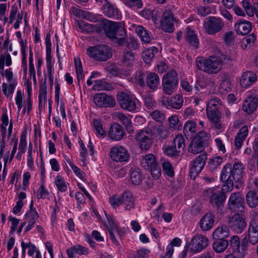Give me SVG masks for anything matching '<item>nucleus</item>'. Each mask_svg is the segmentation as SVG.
I'll list each match as a JSON object with an SVG mask.
<instances>
[{
  "mask_svg": "<svg viewBox=\"0 0 258 258\" xmlns=\"http://www.w3.org/2000/svg\"><path fill=\"white\" fill-rule=\"evenodd\" d=\"M196 64L199 70L208 74H217L221 70L220 60L217 56H211L207 58L198 57Z\"/></svg>",
  "mask_w": 258,
  "mask_h": 258,
  "instance_id": "nucleus-3",
  "label": "nucleus"
},
{
  "mask_svg": "<svg viewBox=\"0 0 258 258\" xmlns=\"http://www.w3.org/2000/svg\"><path fill=\"white\" fill-rule=\"evenodd\" d=\"M88 55L98 61H106L112 56V52L109 46L99 45L90 46L87 50Z\"/></svg>",
  "mask_w": 258,
  "mask_h": 258,
  "instance_id": "nucleus-7",
  "label": "nucleus"
},
{
  "mask_svg": "<svg viewBox=\"0 0 258 258\" xmlns=\"http://www.w3.org/2000/svg\"><path fill=\"white\" fill-rule=\"evenodd\" d=\"M151 115L152 118L157 122H161L165 119L164 114L158 110L153 111Z\"/></svg>",
  "mask_w": 258,
  "mask_h": 258,
  "instance_id": "nucleus-63",
  "label": "nucleus"
},
{
  "mask_svg": "<svg viewBox=\"0 0 258 258\" xmlns=\"http://www.w3.org/2000/svg\"><path fill=\"white\" fill-rule=\"evenodd\" d=\"M169 125L173 130H179L181 128V123L176 115H172L168 118Z\"/></svg>",
  "mask_w": 258,
  "mask_h": 258,
  "instance_id": "nucleus-54",
  "label": "nucleus"
},
{
  "mask_svg": "<svg viewBox=\"0 0 258 258\" xmlns=\"http://www.w3.org/2000/svg\"><path fill=\"white\" fill-rule=\"evenodd\" d=\"M223 162V158L219 156L210 158L208 162L207 168L211 172L216 171L218 167Z\"/></svg>",
  "mask_w": 258,
  "mask_h": 258,
  "instance_id": "nucleus-38",
  "label": "nucleus"
},
{
  "mask_svg": "<svg viewBox=\"0 0 258 258\" xmlns=\"http://www.w3.org/2000/svg\"><path fill=\"white\" fill-rule=\"evenodd\" d=\"M186 29L185 39L186 41L191 46L197 48L199 46V41L195 32L188 27Z\"/></svg>",
  "mask_w": 258,
  "mask_h": 258,
  "instance_id": "nucleus-37",
  "label": "nucleus"
},
{
  "mask_svg": "<svg viewBox=\"0 0 258 258\" xmlns=\"http://www.w3.org/2000/svg\"><path fill=\"white\" fill-rule=\"evenodd\" d=\"M173 145L176 147L178 150H183L185 148V140L181 134L177 135L174 139L172 143Z\"/></svg>",
  "mask_w": 258,
  "mask_h": 258,
  "instance_id": "nucleus-52",
  "label": "nucleus"
},
{
  "mask_svg": "<svg viewBox=\"0 0 258 258\" xmlns=\"http://www.w3.org/2000/svg\"><path fill=\"white\" fill-rule=\"evenodd\" d=\"M127 7L132 9H141L143 7L142 0H121Z\"/></svg>",
  "mask_w": 258,
  "mask_h": 258,
  "instance_id": "nucleus-57",
  "label": "nucleus"
},
{
  "mask_svg": "<svg viewBox=\"0 0 258 258\" xmlns=\"http://www.w3.org/2000/svg\"><path fill=\"white\" fill-rule=\"evenodd\" d=\"M110 138L114 141H120L124 135L123 130L118 123H114L111 125L109 131Z\"/></svg>",
  "mask_w": 258,
  "mask_h": 258,
  "instance_id": "nucleus-26",
  "label": "nucleus"
},
{
  "mask_svg": "<svg viewBox=\"0 0 258 258\" xmlns=\"http://www.w3.org/2000/svg\"><path fill=\"white\" fill-rule=\"evenodd\" d=\"M178 83L177 74L174 70H171L163 76L162 87L163 92L171 95L177 89Z\"/></svg>",
  "mask_w": 258,
  "mask_h": 258,
  "instance_id": "nucleus-6",
  "label": "nucleus"
},
{
  "mask_svg": "<svg viewBox=\"0 0 258 258\" xmlns=\"http://www.w3.org/2000/svg\"><path fill=\"white\" fill-rule=\"evenodd\" d=\"M257 99L253 97H246L242 106L243 110L248 114L252 113L256 109Z\"/></svg>",
  "mask_w": 258,
  "mask_h": 258,
  "instance_id": "nucleus-29",
  "label": "nucleus"
},
{
  "mask_svg": "<svg viewBox=\"0 0 258 258\" xmlns=\"http://www.w3.org/2000/svg\"><path fill=\"white\" fill-rule=\"evenodd\" d=\"M158 52V49L155 46L147 48L142 53V58L144 62L147 64L150 63Z\"/></svg>",
  "mask_w": 258,
  "mask_h": 258,
  "instance_id": "nucleus-40",
  "label": "nucleus"
},
{
  "mask_svg": "<svg viewBox=\"0 0 258 258\" xmlns=\"http://www.w3.org/2000/svg\"><path fill=\"white\" fill-rule=\"evenodd\" d=\"M46 63H47L46 69H47V74H48V78L50 81V82L51 83H52L53 81V74L54 73V71L53 70L52 66L51 64L50 55H49L48 54L47 51V53H46Z\"/></svg>",
  "mask_w": 258,
  "mask_h": 258,
  "instance_id": "nucleus-58",
  "label": "nucleus"
},
{
  "mask_svg": "<svg viewBox=\"0 0 258 258\" xmlns=\"http://www.w3.org/2000/svg\"><path fill=\"white\" fill-rule=\"evenodd\" d=\"M217 57L220 60L221 68L222 66L224 64L230 65L232 60H234V58L231 56L223 54L217 56Z\"/></svg>",
  "mask_w": 258,
  "mask_h": 258,
  "instance_id": "nucleus-61",
  "label": "nucleus"
},
{
  "mask_svg": "<svg viewBox=\"0 0 258 258\" xmlns=\"http://www.w3.org/2000/svg\"><path fill=\"white\" fill-rule=\"evenodd\" d=\"M242 3L243 7L248 16H253L254 14L258 13V0L254 2L252 5L247 1H243Z\"/></svg>",
  "mask_w": 258,
  "mask_h": 258,
  "instance_id": "nucleus-36",
  "label": "nucleus"
},
{
  "mask_svg": "<svg viewBox=\"0 0 258 258\" xmlns=\"http://www.w3.org/2000/svg\"><path fill=\"white\" fill-rule=\"evenodd\" d=\"M205 148V147L201 144L199 141L192 139L190 141L188 147V151L189 153L197 154L202 152Z\"/></svg>",
  "mask_w": 258,
  "mask_h": 258,
  "instance_id": "nucleus-41",
  "label": "nucleus"
},
{
  "mask_svg": "<svg viewBox=\"0 0 258 258\" xmlns=\"http://www.w3.org/2000/svg\"><path fill=\"white\" fill-rule=\"evenodd\" d=\"M130 178L131 182L135 185L140 184L143 180V176L139 169L131 171Z\"/></svg>",
  "mask_w": 258,
  "mask_h": 258,
  "instance_id": "nucleus-50",
  "label": "nucleus"
},
{
  "mask_svg": "<svg viewBox=\"0 0 258 258\" xmlns=\"http://www.w3.org/2000/svg\"><path fill=\"white\" fill-rule=\"evenodd\" d=\"M109 202L111 206L114 209L119 207L121 204L120 195L119 196L114 195L109 197Z\"/></svg>",
  "mask_w": 258,
  "mask_h": 258,
  "instance_id": "nucleus-62",
  "label": "nucleus"
},
{
  "mask_svg": "<svg viewBox=\"0 0 258 258\" xmlns=\"http://www.w3.org/2000/svg\"><path fill=\"white\" fill-rule=\"evenodd\" d=\"M211 137V136L210 134L205 131H200L193 139L196 140H197L198 141L206 147L209 145Z\"/></svg>",
  "mask_w": 258,
  "mask_h": 258,
  "instance_id": "nucleus-44",
  "label": "nucleus"
},
{
  "mask_svg": "<svg viewBox=\"0 0 258 258\" xmlns=\"http://www.w3.org/2000/svg\"><path fill=\"white\" fill-rule=\"evenodd\" d=\"M111 86L107 82L103 80H96L94 82L92 89L94 90H109Z\"/></svg>",
  "mask_w": 258,
  "mask_h": 258,
  "instance_id": "nucleus-49",
  "label": "nucleus"
},
{
  "mask_svg": "<svg viewBox=\"0 0 258 258\" xmlns=\"http://www.w3.org/2000/svg\"><path fill=\"white\" fill-rule=\"evenodd\" d=\"M228 209L232 212H243L244 211V198L238 191L232 192L227 204Z\"/></svg>",
  "mask_w": 258,
  "mask_h": 258,
  "instance_id": "nucleus-10",
  "label": "nucleus"
},
{
  "mask_svg": "<svg viewBox=\"0 0 258 258\" xmlns=\"http://www.w3.org/2000/svg\"><path fill=\"white\" fill-rule=\"evenodd\" d=\"M174 18L173 14L170 10H166L162 15L161 22V27L167 32H172L174 31Z\"/></svg>",
  "mask_w": 258,
  "mask_h": 258,
  "instance_id": "nucleus-19",
  "label": "nucleus"
},
{
  "mask_svg": "<svg viewBox=\"0 0 258 258\" xmlns=\"http://www.w3.org/2000/svg\"><path fill=\"white\" fill-rule=\"evenodd\" d=\"M246 202L250 208H255L258 206V189L250 190L245 196Z\"/></svg>",
  "mask_w": 258,
  "mask_h": 258,
  "instance_id": "nucleus-30",
  "label": "nucleus"
},
{
  "mask_svg": "<svg viewBox=\"0 0 258 258\" xmlns=\"http://www.w3.org/2000/svg\"><path fill=\"white\" fill-rule=\"evenodd\" d=\"M146 84L153 90H156L159 85L160 79L157 74L154 73L149 74L146 78Z\"/></svg>",
  "mask_w": 258,
  "mask_h": 258,
  "instance_id": "nucleus-35",
  "label": "nucleus"
},
{
  "mask_svg": "<svg viewBox=\"0 0 258 258\" xmlns=\"http://www.w3.org/2000/svg\"><path fill=\"white\" fill-rule=\"evenodd\" d=\"M94 102L100 107H113L116 104L115 100L111 96L104 93H98L94 97Z\"/></svg>",
  "mask_w": 258,
  "mask_h": 258,
  "instance_id": "nucleus-16",
  "label": "nucleus"
},
{
  "mask_svg": "<svg viewBox=\"0 0 258 258\" xmlns=\"http://www.w3.org/2000/svg\"><path fill=\"white\" fill-rule=\"evenodd\" d=\"M231 90L230 81L226 78H224L221 80L218 87L219 93L222 94H226Z\"/></svg>",
  "mask_w": 258,
  "mask_h": 258,
  "instance_id": "nucleus-47",
  "label": "nucleus"
},
{
  "mask_svg": "<svg viewBox=\"0 0 258 258\" xmlns=\"http://www.w3.org/2000/svg\"><path fill=\"white\" fill-rule=\"evenodd\" d=\"M183 102L182 96L179 94H176L167 100V105L172 108L178 109L182 107Z\"/></svg>",
  "mask_w": 258,
  "mask_h": 258,
  "instance_id": "nucleus-42",
  "label": "nucleus"
},
{
  "mask_svg": "<svg viewBox=\"0 0 258 258\" xmlns=\"http://www.w3.org/2000/svg\"><path fill=\"white\" fill-rule=\"evenodd\" d=\"M148 129L150 131V135L158 137L160 139L162 140L165 139L168 136V131L163 125H155V127H154L150 123L148 126Z\"/></svg>",
  "mask_w": 258,
  "mask_h": 258,
  "instance_id": "nucleus-25",
  "label": "nucleus"
},
{
  "mask_svg": "<svg viewBox=\"0 0 258 258\" xmlns=\"http://www.w3.org/2000/svg\"><path fill=\"white\" fill-rule=\"evenodd\" d=\"M257 80V75L251 71L243 73L240 80V84L243 88H246L255 83Z\"/></svg>",
  "mask_w": 258,
  "mask_h": 258,
  "instance_id": "nucleus-23",
  "label": "nucleus"
},
{
  "mask_svg": "<svg viewBox=\"0 0 258 258\" xmlns=\"http://www.w3.org/2000/svg\"><path fill=\"white\" fill-rule=\"evenodd\" d=\"M135 31L138 34L142 42L145 44L151 42L153 38L151 34L142 26L138 25L136 27Z\"/></svg>",
  "mask_w": 258,
  "mask_h": 258,
  "instance_id": "nucleus-31",
  "label": "nucleus"
},
{
  "mask_svg": "<svg viewBox=\"0 0 258 258\" xmlns=\"http://www.w3.org/2000/svg\"><path fill=\"white\" fill-rule=\"evenodd\" d=\"M206 192L213 206L218 211H221L226 199V195L221 193L218 187L209 188L206 190Z\"/></svg>",
  "mask_w": 258,
  "mask_h": 258,
  "instance_id": "nucleus-9",
  "label": "nucleus"
},
{
  "mask_svg": "<svg viewBox=\"0 0 258 258\" xmlns=\"http://www.w3.org/2000/svg\"><path fill=\"white\" fill-rule=\"evenodd\" d=\"M248 245L247 237H245L241 241V245L232 248V254L234 258H243Z\"/></svg>",
  "mask_w": 258,
  "mask_h": 258,
  "instance_id": "nucleus-27",
  "label": "nucleus"
},
{
  "mask_svg": "<svg viewBox=\"0 0 258 258\" xmlns=\"http://www.w3.org/2000/svg\"><path fill=\"white\" fill-rule=\"evenodd\" d=\"M162 167L164 173L170 177L174 175V171L172 165L168 161H164L162 163Z\"/></svg>",
  "mask_w": 258,
  "mask_h": 258,
  "instance_id": "nucleus-55",
  "label": "nucleus"
},
{
  "mask_svg": "<svg viewBox=\"0 0 258 258\" xmlns=\"http://www.w3.org/2000/svg\"><path fill=\"white\" fill-rule=\"evenodd\" d=\"M226 168H229L228 173L230 175V178L233 179L235 183V187L238 188V184H241L243 180V173H244V166L241 161L235 162L232 166L229 163H226L221 171L226 170Z\"/></svg>",
  "mask_w": 258,
  "mask_h": 258,
  "instance_id": "nucleus-5",
  "label": "nucleus"
},
{
  "mask_svg": "<svg viewBox=\"0 0 258 258\" xmlns=\"http://www.w3.org/2000/svg\"><path fill=\"white\" fill-rule=\"evenodd\" d=\"M214 222V215L210 212L207 213L201 219L200 227L203 230L208 231L212 228Z\"/></svg>",
  "mask_w": 258,
  "mask_h": 258,
  "instance_id": "nucleus-28",
  "label": "nucleus"
},
{
  "mask_svg": "<svg viewBox=\"0 0 258 258\" xmlns=\"http://www.w3.org/2000/svg\"><path fill=\"white\" fill-rule=\"evenodd\" d=\"M68 164L71 167L75 174L80 178L83 179L84 178L85 173L79 167L74 164L71 160H69Z\"/></svg>",
  "mask_w": 258,
  "mask_h": 258,
  "instance_id": "nucleus-64",
  "label": "nucleus"
},
{
  "mask_svg": "<svg viewBox=\"0 0 258 258\" xmlns=\"http://www.w3.org/2000/svg\"><path fill=\"white\" fill-rule=\"evenodd\" d=\"M117 100L122 109L130 112L136 109L137 103L139 102L133 95L124 92H121L117 95Z\"/></svg>",
  "mask_w": 258,
  "mask_h": 258,
  "instance_id": "nucleus-8",
  "label": "nucleus"
},
{
  "mask_svg": "<svg viewBox=\"0 0 258 258\" xmlns=\"http://www.w3.org/2000/svg\"><path fill=\"white\" fill-rule=\"evenodd\" d=\"M74 63L78 81H79L81 79L84 80V74L80 58L79 57L77 58H75Z\"/></svg>",
  "mask_w": 258,
  "mask_h": 258,
  "instance_id": "nucleus-53",
  "label": "nucleus"
},
{
  "mask_svg": "<svg viewBox=\"0 0 258 258\" xmlns=\"http://www.w3.org/2000/svg\"><path fill=\"white\" fill-rule=\"evenodd\" d=\"M87 253V248L85 246L80 245H76L72 246L67 250V253L69 258H74V254H75L81 255L86 254Z\"/></svg>",
  "mask_w": 258,
  "mask_h": 258,
  "instance_id": "nucleus-39",
  "label": "nucleus"
},
{
  "mask_svg": "<svg viewBox=\"0 0 258 258\" xmlns=\"http://www.w3.org/2000/svg\"><path fill=\"white\" fill-rule=\"evenodd\" d=\"M46 95H47V86L44 83V84L41 85L40 87V89L39 90V104L38 107L39 109L41 108L42 106H44V104L46 99Z\"/></svg>",
  "mask_w": 258,
  "mask_h": 258,
  "instance_id": "nucleus-46",
  "label": "nucleus"
},
{
  "mask_svg": "<svg viewBox=\"0 0 258 258\" xmlns=\"http://www.w3.org/2000/svg\"><path fill=\"white\" fill-rule=\"evenodd\" d=\"M79 28L83 31L87 33H90L95 31L97 30V27L89 24L85 21H81L78 23Z\"/></svg>",
  "mask_w": 258,
  "mask_h": 258,
  "instance_id": "nucleus-48",
  "label": "nucleus"
},
{
  "mask_svg": "<svg viewBox=\"0 0 258 258\" xmlns=\"http://www.w3.org/2000/svg\"><path fill=\"white\" fill-rule=\"evenodd\" d=\"M221 100L219 98L211 99L206 106V114L212 123L211 127L216 131L217 135L222 133L225 126L221 121V114L219 110Z\"/></svg>",
  "mask_w": 258,
  "mask_h": 258,
  "instance_id": "nucleus-1",
  "label": "nucleus"
},
{
  "mask_svg": "<svg viewBox=\"0 0 258 258\" xmlns=\"http://www.w3.org/2000/svg\"><path fill=\"white\" fill-rule=\"evenodd\" d=\"M228 228L235 233L240 234L246 229L247 223L242 215L235 213L228 217Z\"/></svg>",
  "mask_w": 258,
  "mask_h": 258,
  "instance_id": "nucleus-12",
  "label": "nucleus"
},
{
  "mask_svg": "<svg viewBox=\"0 0 258 258\" xmlns=\"http://www.w3.org/2000/svg\"><path fill=\"white\" fill-rule=\"evenodd\" d=\"M208 245V238L204 235L197 234L193 236L189 243L190 249L194 253L201 251Z\"/></svg>",
  "mask_w": 258,
  "mask_h": 258,
  "instance_id": "nucleus-15",
  "label": "nucleus"
},
{
  "mask_svg": "<svg viewBox=\"0 0 258 258\" xmlns=\"http://www.w3.org/2000/svg\"><path fill=\"white\" fill-rule=\"evenodd\" d=\"M102 4L103 5V13L106 16L116 20L121 18V14L117 8L108 3L107 1L105 3Z\"/></svg>",
  "mask_w": 258,
  "mask_h": 258,
  "instance_id": "nucleus-22",
  "label": "nucleus"
},
{
  "mask_svg": "<svg viewBox=\"0 0 258 258\" xmlns=\"http://www.w3.org/2000/svg\"><path fill=\"white\" fill-rule=\"evenodd\" d=\"M224 25V22L221 18L210 16L206 19L204 23V28L207 34L215 35L223 29Z\"/></svg>",
  "mask_w": 258,
  "mask_h": 258,
  "instance_id": "nucleus-11",
  "label": "nucleus"
},
{
  "mask_svg": "<svg viewBox=\"0 0 258 258\" xmlns=\"http://www.w3.org/2000/svg\"><path fill=\"white\" fill-rule=\"evenodd\" d=\"M135 54L132 51H126L124 52L121 62L123 66H128L131 64L135 60Z\"/></svg>",
  "mask_w": 258,
  "mask_h": 258,
  "instance_id": "nucleus-51",
  "label": "nucleus"
},
{
  "mask_svg": "<svg viewBox=\"0 0 258 258\" xmlns=\"http://www.w3.org/2000/svg\"><path fill=\"white\" fill-rule=\"evenodd\" d=\"M229 235V228L226 225L218 227L213 233V238L216 239H225Z\"/></svg>",
  "mask_w": 258,
  "mask_h": 258,
  "instance_id": "nucleus-34",
  "label": "nucleus"
},
{
  "mask_svg": "<svg viewBox=\"0 0 258 258\" xmlns=\"http://www.w3.org/2000/svg\"><path fill=\"white\" fill-rule=\"evenodd\" d=\"M114 116L118 119L124 125L126 131L128 133H132L134 131L133 126L132 124L131 119L124 113L120 112L114 113Z\"/></svg>",
  "mask_w": 258,
  "mask_h": 258,
  "instance_id": "nucleus-33",
  "label": "nucleus"
},
{
  "mask_svg": "<svg viewBox=\"0 0 258 258\" xmlns=\"http://www.w3.org/2000/svg\"><path fill=\"white\" fill-rule=\"evenodd\" d=\"M228 246V241L226 239H217L213 244L214 250L218 253L224 251Z\"/></svg>",
  "mask_w": 258,
  "mask_h": 258,
  "instance_id": "nucleus-45",
  "label": "nucleus"
},
{
  "mask_svg": "<svg viewBox=\"0 0 258 258\" xmlns=\"http://www.w3.org/2000/svg\"><path fill=\"white\" fill-rule=\"evenodd\" d=\"M234 29L238 34L246 35L251 30V23L249 21L239 20L234 25Z\"/></svg>",
  "mask_w": 258,
  "mask_h": 258,
  "instance_id": "nucleus-24",
  "label": "nucleus"
},
{
  "mask_svg": "<svg viewBox=\"0 0 258 258\" xmlns=\"http://www.w3.org/2000/svg\"><path fill=\"white\" fill-rule=\"evenodd\" d=\"M256 39L255 35L253 34H250L245 37L242 41V46L244 48H246L248 45H252Z\"/></svg>",
  "mask_w": 258,
  "mask_h": 258,
  "instance_id": "nucleus-60",
  "label": "nucleus"
},
{
  "mask_svg": "<svg viewBox=\"0 0 258 258\" xmlns=\"http://www.w3.org/2000/svg\"><path fill=\"white\" fill-rule=\"evenodd\" d=\"M207 160V154L203 153L200 154L197 157L190 163V176L191 178L196 177L203 170Z\"/></svg>",
  "mask_w": 258,
  "mask_h": 258,
  "instance_id": "nucleus-13",
  "label": "nucleus"
},
{
  "mask_svg": "<svg viewBox=\"0 0 258 258\" xmlns=\"http://www.w3.org/2000/svg\"><path fill=\"white\" fill-rule=\"evenodd\" d=\"M102 24L103 29L107 37L116 40L119 45H122L124 44L126 33L119 23L105 19L102 21Z\"/></svg>",
  "mask_w": 258,
  "mask_h": 258,
  "instance_id": "nucleus-2",
  "label": "nucleus"
},
{
  "mask_svg": "<svg viewBox=\"0 0 258 258\" xmlns=\"http://www.w3.org/2000/svg\"><path fill=\"white\" fill-rule=\"evenodd\" d=\"M54 183L58 190V193L59 192H65L67 190L68 186L69 185V183L67 182L64 178L60 175H57L55 177Z\"/></svg>",
  "mask_w": 258,
  "mask_h": 258,
  "instance_id": "nucleus-43",
  "label": "nucleus"
},
{
  "mask_svg": "<svg viewBox=\"0 0 258 258\" xmlns=\"http://www.w3.org/2000/svg\"><path fill=\"white\" fill-rule=\"evenodd\" d=\"M105 215L108 221V229L109 233V235L112 242L117 245L118 241L115 237L114 233L120 234L121 229L120 227L114 221L112 218L109 216L107 213L105 212Z\"/></svg>",
  "mask_w": 258,
  "mask_h": 258,
  "instance_id": "nucleus-21",
  "label": "nucleus"
},
{
  "mask_svg": "<svg viewBox=\"0 0 258 258\" xmlns=\"http://www.w3.org/2000/svg\"><path fill=\"white\" fill-rule=\"evenodd\" d=\"M229 168L226 170L221 171L220 174V180L223 182L221 189L220 190L221 193L225 194L229 193L233 190L234 188V180L230 178V175L228 171Z\"/></svg>",
  "mask_w": 258,
  "mask_h": 258,
  "instance_id": "nucleus-17",
  "label": "nucleus"
},
{
  "mask_svg": "<svg viewBox=\"0 0 258 258\" xmlns=\"http://www.w3.org/2000/svg\"><path fill=\"white\" fill-rule=\"evenodd\" d=\"M196 125L197 123L193 120H188L187 121L183 127V133L185 136L187 135V134L190 133H195L196 131Z\"/></svg>",
  "mask_w": 258,
  "mask_h": 258,
  "instance_id": "nucleus-56",
  "label": "nucleus"
},
{
  "mask_svg": "<svg viewBox=\"0 0 258 258\" xmlns=\"http://www.w3.org/2000/svg\"><path fill=\"white\" fill-rule=\"evenodd\" d=\"M247 237L248 243L252 245L255 244L258 242V220L252 218L248 223L247 230Z\"/></svg>",
  "mask_w": 258,
  "mask_h": 258,
  "instance_id": "nucleus-18",
  "label": "nucleus"
},
{
  "mask_svg": "<svg viewBox=\"0 0 258 258\" xmlns=\"http://www.w3.org/2000/svg\"><path fill=\"white\" fill-rule=\"evenodd\" d=\"M110 158L114 162H126L129 159L130 155L127 150L121 146H113L110 150Z\"/></svg>",
  "mask_w": 258,
  "mask_h": 258,
  "instance_id": "nucleus-14",
  "label": "nucleus"
},
{
  "mask_svg": "<svg viewBox=\"0 0 258 258\" xmlns=\"http://www.w3.org/2000/svg\"><path fill=\"white\" fill-rule=\"evenodd\" d=\"M151 135L149 130L141 131L137 134L136 139L142 150H147L150 148L152 142Z\"/></svg>",
  "mask_w": 258,
  "mask_h": 258,
  "instance_id": "nucleus-20",
  "label": "nucleus"
},
{
  "mask_svg": "<svg viewBox=\"0 0 258 258\" xmlns=\"http://www.w3.org/2000/svg\"><path fill=\"white\" fill-rule=\"evenodd\" d=\"M26 138L25 133H22L20 137V144L18 148L19 152L16 156L17 158H18L19 155L24 154L26 151V147L27 146Z\"/></svg>",
  "mask_w": 258,
  "mask_h": 258,
  "instance_id": "nucleus-59",
  "label": "nucleus"
},
{
  "mask_svg": "<svg viewBox=\"0 0 258 258\" xmlns=\"http://www.w3.org/2000/svg\"><path fill=\"white\" fill-rule=\"evenodd\" d=\"M121 204L125 205V210H130L135 207V200L132 194L128 191H124L121 195Z\"/></svg>",
  "mask_w": 258,
  "mask_h": 258,
  "instance_id": "nucleus-32",
  "label": "nucleus"
},
{
  "mask_svg": "<svg viewBox=\"0 0 258 258\" xmlns=\"http://www.w3.org/2000/svg\"><path fill=\"white\" fill-rule=\"evenodd\" d=\"M140 164L145 169L150 171L154 178L158 179L161 175V170L155 156L148 154L139 158Z\"/></svg>",
  "mask_w": 258,
  "mask_h": 258,
  "instance_id": "nucleus-4",
  "label": "nucleus"
}]
</instances>
